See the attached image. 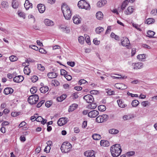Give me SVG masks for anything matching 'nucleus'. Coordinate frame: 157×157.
Wrapping results in <instances>:
<instances>
[{
	"mask_svg": "<svg viewBox=\"0 0 157 157\" xmlns=\"http://www.w3.org/2000/svg\"><path fill=\"white\" fill-rule=\"evenodd\" d=\"M112 155L113 157H117L121 154L122 149L121 145L119 144H116L113 145L110 148Z\"/></svg>",
	"mask_w": 157,
	"mask_h": 157,
	"instance_id": "f257e3e1",
	"label": "nucleus"
},
{
	"mask_svg": "<svg viewBox=\"0 0 157 157\" xmlns=\"http://www.w3.org/2000/svg\"><path fill=\"white\" fill-rule=\"evenodd\" d=\"M61 10L66 20L70 19L71 13L69 7L66 4H63L61 6Z\"/></svg>",
	"mask_w": 157,
	"mask_h": 157,
	"instance_id": "f03ea898",
	"label": "nucleus"
},
{
	"mask_svg": "<svg viewBox=\"0 0 157 157\" xmlns=\"http://www.w3.org/2000/svg\"><path fill=\"white\" fill-rule=\"evenodd\" d=\"M78 6L79 8L85 9L86 10H89L90 8L89 4L85 0H81L79 1L78 4Z\"/></svg>",
	"mask_w": 157,
	"mask_h": 157,
	"instance_id": "7ed1b4c3",
	"label": "nucleus"
},
{
	"mask_svg": "<svg viewBox=\"0 0 157 157\" xmlns=\"http://www.w3.org/2000/svg\"><path fill=\"white\" fill-rule=\"evenodd\" d=\"M39 99V96L37 94H33L30 96L28 99V101L31 105L36 104Z\"/></svg>",
	"mask_w": 157,
	"mask_h": 157,
	"instance_id": "20e7f679",
	"label": "nucleus"
},
{
	"mask_svg": "<svg viewBox=\"0 0 157 157\" xmlns=\"http://www.w3.org/2000/svg\"><path fill=\"white\" fill-rule=\"evenodd\" d=\"M64 143H63L61 145L60 149L62 152L66 153L70 151V148L71 147V145L68 142L66 144H64Z\"/></svg>",
	"mask_w": 157,
	"mask_h": 157,
	"instance_id": "39448f33",
	"label": "nucleus"
},
{
	"mask_svg": "<svg viewBox=\"0 0 157 157\" xmlns=\"http://www.w3.org/2000/svg\"><path fill=\"white\" fill-rule=\"evenodd\" d=\"M109 118V116L106 114L98 116L96 119V121L98 123H102L106 121Z\"/></svg>",
	"mask_w": 157,
	"mask_h": 157,
	"instance_id": "423d86ee",
	"label": "nucleus"
},
{
	"mask_svg": "<svg viewBox=\"0 0 157 157\" xmlns=\"http://www.w3.org/2000/svg\"><path fill=\"white\" fill-rule=\"evenodd\" d=\"M121 44L123 46L127 47L128 48H131L130 41L129 39L127 37L123 38L121 41Z\"/></svg>",
	"mask_w": 157,
	"mask_h": 157,
	"instance_id": "0eeeda50",
	"label": "nucleus"
},
{
	"mask_svg": "<svg viewBox=\"0 0 157 157\" xmlns=\"http://www.w3.org/2000/svg\"><path fill=\"white\" fill-rule=\"evenodd\" d=\"M83 98L88 103H91L93 102L94 98L93 96L90 94H87L85 95Z\"/></svg>",
	"mask_w": 157,
	"mask_h": 157,
	"instance_id": "6e6552de",
	"label": "nucleus"
},
{
	"mask_svg": "<svg viewBox=\"0 0 157 157\" xmlns=\"http://www.w3.org/2000/svg\"><path fill=\"white\" fill-rule=\"evenodd\" d=\"M143 63L141 62L133 63L132 64V66L133 67V69L135 70L141 69L143 67Z\"/></svg>",
	"mask_w": 157,
	"mask_h": 157,
	"instance_id": "1a4fd4ad",
	"label": "nucleus"
},
{
	"mask_svg": "<svg viewBox=\"0 0 157 157\" xmlns=\"http://www.w3.org/2000/svg\"><path fill=\"white\" fill-rule=\"evenodd\" d=\"M85 156L88 157H95L94 152L93 150H88L84 152Z\"/></svg>",
	"mask_w": 157,
	"mask_h": 157,
	"instance_id": "9d476101",
	"label": "nucleus"
},
{
	"mask_svg": "<svg viewBox=\"0 0 157 157\" xmlns=\"http://www.w3.org/2000/svg\"><path fill=\"white\" fill-rule=\"evenodd\" d=\"M99 114L98 112L96 110H93L88 113V116L90 117H95Z\"/></svg>",
	"mask_w": 157,
	"mask_h": 157,
	"instance_id": "9b49d317",
	"label": "nucleus"
},
{
	"mask_svg": "<svg viewBox=\"0 0 157 157\" xmlns=\"http://www.w3.org/2000/svg\"><path fill=\"white\" fill-rule=\"evenodd\" d=\"M115 87L117 89L124 90L127 88V86L122 83H117L115 84Z\"/></svg>",
	"mask_w": 157,
	"mask_h": 157,
	"instance_id": "f8f14e48",
	"label": "nucleus"
},
{
	"mask_svg": "<svg viewBox=\"0 0 157 157\" xmlns=\"http://www.w3.org/2000/svg\"><path fill=\"white\" fill-rule=\"evenodd\" d=\"M37 7L39 12L41 13H43L45 10V6L43 4H38Z\"/></svg>",
	"mask_w": 157,
	"mask_h": 157,
	"instance_id": "ddd939ff",
	"label": "nucleus"
},
{
	"mask_svg": "<svg viewBox=\"0 0 157 157\" xmlns=\"http://www.w3.org/2000/svg\"><path fill=\"white\" fill-rule=\"evenodd\" d=\"M24 79V77L21 75H18L15 77L13 81L16 82H22Z\"/></svg>",
	"mask_w": 157,
	"mask_h": 157,
	"instance_id": "4468645a",
	"label": "nucleus"
},
{
	"mask_svg": "<svg viewBox=\"0 0 157 157\" xmlns=\"http://www.w3.org/2000/svg\"><path fill=\"white\" fill-rule=\"evenodd\" d=\"M24 5V7L26 10H29L30 8H32V4L30 3L28 0H25Z\"/></svg>",
	"mask_w": 157,
	"mask_h": 157,
	"instance_id": "2eb2a0df",
	"label": "nucleus"
},
{
	"mask_svg": "<svg viewBox=\"0 0 157 157\" xmlns=\"http://www.w3.org/2000/svg\"><path fill=\"white\" fill-rule=\"evenodd\" d=\"M107 2L106 0H101L98 2L97 3V6L98 7H101L105 5Z\"/></svg>",
	"mask_w": 157,
	"mask_h": 157,
	"instance_id": "dca6fc26",
	"label": "nucleus"
},
{
	"mask_svg": "<svg viewBox=\"0 0 157 157\" xmlns=\"http://www.w3.org/2000/svg\"><path fill=\"white\" fill-rule=\"evenodd\" d=\"M13 92V90L10 87H7L5 88L4 90L3 93L6 95L11 94Z\"/></svg>",
	"mask_w": 157,
	"mask_h": 157,
	"instance_id": "f3484780",
	"label": "nucleus"
},
{
	"mask_svg": "<svg viewBox=\"0 0 157 157\" xmlns=\"http://www.w3.org/2000/svg\"><path fill=\"white\" fill-rule=\"evenodd\" d=\"M58 76V74L55 72H49L47 74L48 77L50 78H56Z\"/></svg>",
	"mask_w": 157,
	"mask_h": 157,
	"instance_id": "a211bd4d",
	"label": "nucleus"
},
{
	"mask_svg": "<svg viewBox=\"0 0 157 157\" xmlns=\"http://www.w3.org/2000/svg\"><path fill=\"white\" fill-rule=\"evenodd\" d=\"M78 105L76 104H73L70 105L68 109V111L69 112H71L75 110L77 108Z\"/></svg>",
	"mask_w": 157,
	"mask_h": 157,
	"instance_id": "6ab92c4d",
	"label": "nucleus"
},
{
	"mask_svg": "<svg viewBox=\"0 0 157 157\" xmlns=\"http://www.w3.org/2000/svg\"><path fill=\"white\" fill-rule=\"evenodd\" d=\"M65 118H60L57 121V124L59 126H62L66 124V122H64Z\"/></svg>",
	"mask_w": 157,
	"mask_h": 157,
	"instance_id": "aec40b11",
	"label": "nucleus"
},
{
	"mask_svg": "<svg viewBox=\"0 0 157 157\" xmlns=\"http://www.w3.org/2000/svg\"><path fill=\"white\" fill-rule=\"evenodd\" d=\"M100 144L102 146L108 147L109 146L110 144L108 141L102 140L100 141Z\"/></svg>",
	"mask_w": 157,
	"mask_h": 157,
	"instance_id": "412c9836",
	"label": "nucleus"
},
{
	"mask_svg": "<svg viewBox=\"0 0 157 157\" xmlns=\"http://www.w3.org/2000/svg\"><path fill=\"white\" fill-rule=\"evenodd\" d=\"M44 21L45 24L47 26H52L54 25V22L48 19H45Z\"/></svg>",
	"mask_w": 157,
	"mask_h": 157,
	"instance_id": "4be33fe9",
	"label": "nucleus"
},
{
	"mask_svg": "<svg viewBox=\"0 0 157 157\" xmlns=\"http://www.w3.org/2000/svg\"><path fill=\"white\" fill-rule=\"evenodd\" d=\"M134 9L132 6H129L128 7L127 10L125 11V13L127 15L130 14L132 13Z\"/></svg>",
	"mask_w": 157,
	"mask_h": 157,
	"instance_id": "5701e85b",
	"label": "nucleus"
},
{
	"mask_svg": "<svg viewBox=\"0 0 157 157\" xmlns=\"http://www.w3.org/2000/svg\"><path fill=\"white\" fill-rule=\"evenodd\" d=\"M29 65L28 64L24 67V72L25 75H29L30 73V69L28 67Z\"/></svg>",
	"mask_w": 157,
	"mask_h": 157,
	"instance_id": "b1692460",
	"label": "nucleus"
},
{
	"mask_svg": "<svg viewBox=\"0 0 157 157\" xmlns=\"http://www.w3.org/2000/svg\"><path fill=\"white\" fill-rule=\"evenodd\" d=\"M96 18L99 20H101L103 18V14L101 12L99 11L96 14Z\"/></svg>",
	"mask_w": 157,
	"mask_h": 157,
	"instance_id": "393cba45",
	"label": "nucleus"
},
{
	"mask_svg": "<svg viewBox=\"0 0 157 157\" xmlns=\"http://www.w3.org/2000/svg\"><path fill=\"white\" fill-rule=\"evenodd\" d=\"M40 90L41 93H45L48 91L49 88L48 86H42L40 88Z\"/></svg>",
	"mask_w": 157,
	"mask_h": 157,
	"instance_id": "a878e982",
	"label": "nucleus"
},
{
	"mask_svg": "<svg viewBox=\"0 0 157 157\" xmlns=\"http://www.w3.org/2000/svg\"><path fill=\"white\" fill-rule=\"evenodd\" d=\"M92 137L93 139L95 140H99L101 138V135L97 133L93 134Z\"/></svg>",
	"mask_w": 157,
	"mask_h": 157,
	"instance_id": "bb28decb",
	"label": "nucleus"
},
{
	"mask_svg": "<svg viewBox=\"0 0 157 157\" xmlns=\"http://www.w3.org/2000/svg\"><path fill=\"white\" fill-rule=\"evenodd\" d=\"M73 20L74 23L75 24H78L80 23V21L77 17V15L74 16L73 17Z\"/></svg>",
	"mask_w": 157,
	"mask_h": 157,
	"instance_id": "cd10ccee",
	"label": "nucleus"
},
{
	"mask_svg": "<svg viewBox=\"0 0 157 157\" xmlns=\"http://www.w3.org/2000/svg\"><path fill=\"white\" fill-rule=\"evenodd\" d=\"M117 102L120 107L121 108H124L126 106V105L124 104V102L122 101L121 100H118L117 101Z\"/></svg>",
	"mask_w": 157,
	"mask_h": 157,
	"instance_id": "c85d7f7f",
	"label": "nucleus"
},
{
	"mask_svg": "<svg viewBox=\"0 0 157 157\" xmlns=\"http://www.w3.org/2000/svg\"><path fill=\"white\" fill-rule=\"evenodd\" d=\"M19 5V3L17 2H15L13 0L12 1V7L14 9L17 8Z\"/></svg>",
	"mask_w": 157,
	"mask_h": 157,
	"instance_id": "c756f323",
	"label": "nucleus"
},
{
	"mask_svg": "<svg viewBox=\"0 0 157 157\" xmlns=\"http://www.w3.org/2000/svg\"><path fill=\"white\" fill-rule=\"evenodd\" d=\"M67 97V96L66 94H63L59 97H58L57 100L58 101H62L65 99Z\"/></svg>",
	"mask_w": 157,
	"mask_h": 157,
	"instance_id": "7c9ffc66",
	"label": "nucleus"
},
{
	"mask_svg": "<svg viewBox=\"0 0 157 157\" xmlns=\"http://www.w3.org/2000/svg\"><path fill=\"white\" fill-rule=\"evenodd\" d=\"M155 21L154 19L152 18H150L147 19L145 23H146L147 24H150L154 23Z\"/></svg>",
	"mask_w": 157,
	"mask_h": 157,
	"instance_id": "2f4dec72",
	"label": "nucleus"
},
{
	"mask_svg": "<svg viewBox=\"0 0 157 157\" xmlns=\"http://www.w3.org/2000/svg\"><path fill=\"white\" fill-rule=\"evenodd\" d=\"M139 104V102L137 100H133L132 102V105L133 107L137 106Z\"/></svg>",
	"mask_w": 157,
	"mask_h": 157,
	"instance_id": "473e14b6",
	"label": "nucleus"
},
{
	"mask_svg": "<svg viewBox=\"0 0 157 157\" xmlns=\"http://www.w3.org/2000/svg\"><path fill=\"white\" fill-rule=\"evenodd\" d=\"M104 30V28L101 27H99L95 29V31L97 33L99 34Z\"/></svg>",
	"mask_w": 157,
	"mask_h": 157,
	"instance_id": "72a5a7b5",
	"label": "nucleus"
},
{
	"mask_svg": "<svg viewBox=\"0 0 157 157\" xmlns=\"http://www.w3.org/2000/svg\"><path fill=\"white\" fill-rule=\"evenodd\" d=\"M155 32L151 30H149L147 32L148 36L150 38L153 37V36L155 35Z\"/></svg>",
	"mask_w": 157,
	"mask_h": 157,
	"instance_id": "f704fd0d",
	"label": "nucleus"
},
{
	"mask_svg": "<svg viewBox=\"0 0 157 157\" xmlns=\"http://www.w3.org/2000/svg\"><path fill=\"white\" fill-rule=\"evenodd\" d=\"M119 131L117 129H112L109 130V132L111 134H116L118 133Z\"/></svg>",
	"mask_w": 157,
	"mask_h": 157,
	"instance_id": "c9c22d12",
	"label": "nucleus"
},
{
	"mask_svg": "<svg viewBox=\"0 0 157 157\" xmlns=\"http://www.w3.org/2000/svg\"><path fill=\"white\" fill-rule=\"evenodd\" d=\"M98 109L100 111H104L106 109L105 106L103 105H101L98 106Z\"/></svg>",
	"mask_w": 157,
	"mask_h": 157,
	"instance_id": "e433bc0d",
	"label": "nucleus"
},
{
	"mask_svg": "<svg viewBox=\"0 0 157 157\" xmlns=\"http://www.w3.org/2000/svg\"><path fill=\"white\" fill-rule=\"evenodd\" d=\"M88 107L89 108L92 109H95L97 106V105L96 103H92L91 104H89L88 105Z\"/></svg>",
	"mask_w": 157,
	"mask_h": 157,
	"instance_id": "4c0bfd02",
	"label": "nucleus"
},
{
	"mask_svg": "<svg viewBox=\"0 0 157 157\" xmlns=\"http://www.w3.org/2000/svg\"><path fill=\"white\" fill-rule=\"evenodd\" d=\"M133 117H132L130 115H125L123 116V119L124 120H129L132 119Z\"/></svg>",
	"mask_w": 157,
	"mask_h": 157,
	"instance_id": "58836bf2",
	"label": "nucleus"
},
{
	"mask_svg": "<svg viewBox=\"0 0 157 157\" xmlns=\"http://www.w3.org/2000/svg\"><path fill=\"white\" fill-rule=\"evenodd\" d=\"M146 55L145 54H142L138 55L137 57V59H142L146 58Z\"/></svg>",
	"mask_w": 157,
	"mask_h": 157,
	"instance_id": "ea45409f",
	"label": "nucleus"
},
{
	"mask_svg": "<svg viewBox=\"0 0 157 157\" xmlns=\"http://www.w3.org/2000/svg\"><path fill=\"white\" fill-rule=\"evenodd\" d=\"M10 60L11 62H14L16 61L17 59V57L14 56H11L9 57Z\"/></svg>",
	"mask_w": 157,
	"mask_h": 157,
	"instance_id": "a19ab883",
	"label": "nucleus"
},
{
	"mask_svg": "<svg viewBox=\"0 0 157 157\" xmlns=\"http://www.w3.org/2000/svg\"><path fill=\"white\" fill-rule=\"evenodd\" d=\"M1 5L3 8H7L8 6L7 2L6 1L2 2Z\"/></svg>",
	"mask_w": 157,
	"mask_h": 157,
	"instance_id": "79ce46f5",
	"label": "nucleus"
},
{
	"mask_svg": "<svg viewBox=\"0 0 157 157\" xmlns=\"http://www.w3.org/2000/svg\"><path fill=\"white\" fill-rule=\"evenodd\" d=\"M78 42L79 43L83 44L84 42V38L82 36H79L78 38Z\"/></svg>",
	"mask_w": 157,
	"mask_h": 157,
	"instance_id": "37998d69",
	"label": "nucleus"
},
{
	"mask_svg": "<svg viewBox=\"0 0 157 157\" xmlns=\"http://www.w3.org/2000/svg\"><path fill=\"white\" fill-rule=\"evenodd\" d=\"M37 90V88L36 87H33L30 90V91L31 94H34L35 93Z\"/></svg>",
	"mask_w": 157,
	"mask_h": 157,
	"instance_id": "c03bdc74",
	"label": "nucleus"
},
{
	"mask_svg": "<svg viewBox=\"0 0 157 157\" xmlns=\"http://www.w3.org/2000/svg\"><path fill=\"white\" fill-rule=\"evenodd\" d=\"M37 68L39 70L41 71H43L45 69L44 67L41 64H38Z\"/></svg>",
	"mask_w": 157,
	"mask_h": 157,
	"instance_id": "a18cd8bd",
	"label": "nucleus"
},
{
	"mask_svg": "<svg viewBox=\"0 0 157 157\" xmlns=\"http://www.w3.org/2000/svg\"><path fill=\"white\" fill-rule=\"evenodd\" d=\"M110 36L112 38H114L116 40H118L119 37L118 36L113 33H112L110 35Z\"/></svg>",
	"mask_w": 157,
	"mask_h": 157,
	"instance_id": "49530a36",
	"label": "nucleus"
},
{
	"mask_svg": "<svg viewBox=\"0 0 157 157\" xmlns=\"http://www.w3.org/2000/svg\"><path fill=\"white\" fill-rule=\"evenodd\" d=\"M51 149L50 146L48 145H47L44 149V151L45 152L47 153H48L50 152Z\"/></svg>",
	"mask_w": 157,
	"mask_h": 157,
	"instance_id": "de8ad7c7",
	"label": "nucleus"
},
{
	"mask_svg": "<svg viewBox=\"0 0 157 157\" xmlns=\"http://www.w3.org/2000/svg\"><path fill=\"white\" fill-rule=\"evenodd\" d=\"M31 81L33 82H36L38 80V77L35 75L33 76L31 78Z\"/></svg>",
	"mask_w": 157,
	"mask_h": 157,
	"instance_id": "09e8293b",
	"label": "nucleus"
},
{
	"mask_svg": "<svg viewBox=\"0 0 157 157\" xmlns=\"http://www.w3.org/2000/svg\"><path fill=\"white\" fill-rule=\"evenodd\" d=\"M60 72L61 75H63L64 77L65 76V75H66L67 73V72L63 69H61Z\"/></svg>",
	"mask_w": 157,
	"mask_h": 157,
	"instance_id": "8fccbe9b",
	"label": "nucleus"
},
{
	"mask_svg": "<svg viewBox=\"0 0 157 157\" xmlns=\"http://www.w3.org/2000/svg\"><path fill=\"white\" fill-rule=\"evenodd\" d=\"M85 40L86 42L88 45H90L91 44L90 39L89 36H86L85 37Z\"/></svg>",
	"mask_w": 157,
	"mask_h": 157,
	"instance_id": "3c124183",
	"label": "nucleus"
},
{
	"mask_svg": "<svg viewBox=\"0 0 157 157\" xmlns=\"http://www.w3.org/2000/svg\"><path fill=\"white\" fill-rule=\"evenodd\" d=\"M52 101H47L46 102L45 104V105L47 107H50L52 105Z\"/></svg>",
	"mask_w": 157,
	"mask_h": 157,
	"instance_id": "603ef678",
	"label": "nucleus"
},
{
	"mask_svg": "<svg viewBox=\"0 0 157 157\" xmlns=\"http://www.w3.org/2000/svg\"><path fill=\"white\" fill-rule=\"evenodd\" d=\"M45 101L44 100H42L40 101V102L38 103L36 107L37 108H40L42 105L44 103Z\"/></svg>",
	"mask_w": 157,
	"mask_h": 157,
	"instance_id": "864d4df0",
	"label": "nucleus"
},
{
	"mask_svg": "<svg viewBox=\"0 0 157 157\" xmlns=\"http://www.w3.org/2000/svg\"><path fill=\"white\" fill-rule=\"evenodd\" d=\"M29 48H31L32 49L36 50V51H37L39 49L36 46L33 45H30L29 46Z\"/></svg>",
	"mask_w": 157,
	"mask_h": 157,
	"instance_id": "5fc2aeb1",
	"label": "nucleus"
},
{
	"mask_svg": "<svg viewBox=\"0 0 157 157\" xmlns=\"http://www.w3.org/2000/svg\"><path fill=\"white\" fill-rule=\"evenodd\" d=\"M67 63L68 65L71 66V67H74L75 64V62L71 61H68L67 62Z\"/></svg>",
	"mask_w": 157,
	"mask_h": 157,
	"instance_id": "6e6d98bb",
	"label": "nucleus"
},
{
	"mask_svg": "<svg viewBox=\"0 0 157 157\" xmlns=\"http://www.w3.org/2000/svg\"><path fill=\"white\" fill-rule=\"evenodd\" d=\"M86 83H87V82L84 79H81L78 82V83L80 85L84 84Z\"/></svg>",
	"mask_w": 157,
	"mask_h": 157,
	"instance_id": "4d7b16f0",
	"label": "nucleus"
},
{
	"mask_svg": "<svg viewBox=\"0 0 157 157\" xmlns=\"http://www.w3.org/2000/svg\"><path fill=\"white\" fill-rule=\"evenodd\" d=\"M52 83L55 86H57L59 85V83L58 81L57 80H54L52 81Z\"/></svg>",
	"mask_w": 157,
	"mask_h": 157,
	"instance_id": "13d9d810",
	"label": "nucleus"
},
{
	"mask_svg": "<svg viewBox=\"0 0 157 157\" xmlns=\"http://www.w3.org/2000/svg\"><path fill=\"white\" fill-rule=\"evenodd\" d=\"M43 118H42V117L41 116H40L37 117L36 118L35 120H34V121L36 120V121L37 122H41L42 120H43Z\"/></svg>",
	"mask_w": 157,
	"mask_h": 157,
	"instance_id": "bf43d9fd",
	"label": "nucleus"
},
{
	"mask_svg": "<svg viewBox=\"0 0 157 157\" xmlns=\"http://www.w3.org/2000/svg\"><path fill=\"white\" fill-rule=\"evenodd\" d=\"M64 77L68 81L71 80L72 78V77L71 75H68L67 74L66 75H65Z\"/></svg>",
	"mask_w": 157,
	"mask_h": 157,
	"instance_id": "052dcab7",
	"label": "nucleus"
},
{
	"mask_svg": "<svg viewBox=\"0 0 157 157\" xmlns=\"http://www.w3.org/2000/svg\"><path fill=\"white\" fill-rule=\"evenodd\" d=\"M39 52L42 54H46L47 53V52L46 50L42 48H39Z\"/></svg>",
	"mask_w": 157,
	"mask_h": 157,
	"instance_id": "680f3d73",
	"label": "nucleus"
},
{
	"mask_svg": "<svg viewBox=\"0 0 157 157\" xmlns=\"http://www.w3.org/2000/svg\"><path fill=\"white\" fill-rule=\"evenodd\" d=\"M19 115V113L17 112H12L11 113V115L13 117H16Z\"/></svg>",
	"mask_w": 157,
	"mask_h": 157,
	"instance_id": "e2e57ef3",
	"label": "nucleus"
},
{
	"mask_svg": "<svg viewBox=\"0 0 157 157\" xmlns=\"http://www.w3.org/2000/svg\"><path fill=\"white\" fill-rule=\"evenodd\" d=\"M20 139L22 142H24L26 140L25 137L23 136H20Z\"/></svg>",
	"mask_w": 157,
	"mask_h": 157,
	"instance_id": "0e129e2a",
	"label": "nucleus"
},
{
	"mask_svg": "<svg viewBox=\"0 0 157 157\" xmlns=\"http://www.w3.org/2000/svg\"><path fill=\"white\" fill-rule=\"evenodd\" d=\"M148 101H145L142 102L141 103V105L144 107H146L148 104Z\"/></svg>",
	"mask_w": 157,
	"mask_h": 157,
	"instance_id": "69168bd1",
	"label": "nucleus"
},
{
	"mask_svg": "<svg viewBox=\"0 0 157 157\" xmlns=\"http://www.w3.org/2000/svg\"><path fill=\"white\" fill-rule=\"evenodd\" d=\"M87 122L86 121H84L82 123V127L83 128H85L87 126Z\"/></svg>",
	"mask_w": 157,
	"mask_h": 157,
	"instance_id": "338daca9",
	"label": "nucleus"
},
{
	"mask_svg": "<svg viewBox=\"0 0 157 157\" xmlns=\"http://www.w3.org/2000/svg\"><path fill=\"white\" fill-rule=\"evenodd\" d=\"M74 131L75 133H78L80 132V130L78 128L75 127L74 128Z\"/></svg>",
	"mask_w": 157,
	"mask_h": 157,
	"instance_id": "774afa93",
	"label": "nucleus"
}]
</instances>
